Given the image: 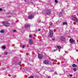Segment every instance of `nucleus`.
Segmentation results:
<instances>
[{
	"mask_svg": "<svg viewBox=\"0 0 78 78\" xmlns=\"http://www.w3.org/2000/svg\"><path fill=\"white\" fill-rule=\"evenodd\" d=\"M2 23V25L5 27H8L10 25V24L8 22H3Z\"/></svg>",
	"mask_w": 78,
	"mask_h": 78,
	"instance_id": "nucleus-1",
	"label": "nucleus"
},
{
	"mask_svg": "<svg viewBox=\"0 0 78 78\" xmlns=\"http://www.w3.org/2000/svg\"><path fill=\"white\" fill-rule=\"evenodd\" d=\"M59 39L61 41H65V40H66V38L63 36H61L60 37Z\"/></svg>",
	"mask_w": 78,
	"mask_h": 78,
	"instance_id": "nucleus-2",
	"label": "nucleus"
},
{
	"mask_svg": "<svg viewBox=\"0 0 78 78\" xmlns=\"http://www.w3.org/2000/svg\"><path fill=\"white\" fill-rule=\"evenodd\" d=\"M49 33H50V36L52 37L53 36V30H49Z\"/></svg>",
	"mask_w": 78,
	"mask_h": 78,
	"instance_id": "nucleus-3",
	"label": "nucleus"
},
{
	"mask_svg": "<svg viewBox=\"0 0 78 78\" xmlns=\"http://www.w3.org/2000/svg\"><path fill=\"white\" fill-rule=\"evenodd\" d=\"M46 13L47 15H50L51 14V10H47L46 12Z\"/></svg>",
	"mask_w": 78,
	"mask_h": 78,
	"instance_id": "nucleus-4",
	"label": "nucleus"
},
{
	"mask_svg": "<svg viewBox=\"0 0 78 78\" xmlns=\"http://www.w3.org/2000/svg\"><path fill=\"white\" fill-rule=\"evenodd\" d=\"M38 58L39 59H41L43 58V55L42 54H40L38 55Z\"/></svg>",
	"mask_w": 78,
	"mask_h": 78,
	"instance_id": "nucleus-5",
	"label": "nucleus"
},
{
	"mask_svg": "<svg viewBox=\"0 0 78 78\" xmlns=\"http://www.w3.org/2000/svg\"><path fill=\"white\" fill-rule=\"evenodd\" d=\"M43 62L44 64L47 65L48 64L49 61L48 60H44L43 61Z\"/></svg>",
	"mask_w": 78,
	"mask_h": 78,
	"instance_id": "nucleus-6",
	"label": "nucleus"
},
{
	"mask_svg": "<svg viewBox=\"0 0 78 78\" xmlns=\"http://www.w3.org/2000/svg\"><path fill=\"white\" fill-rule=\"evenodd\" d=\"M34 18V16L32 15H29L28 16L29 19H32Z\"/></svg>",
	"mask_w": 78,
	"mask_h": 78,
	"instance_id": "nucleus-7",
	"label": "nucleus"
},
{
	"mask_svg": "<svg viewBox=\"0 0 78 78\" xmlns=\"http://www.w3.org/2000/svg\"><path fill=\"white\" fill-rule=\"evenodd\" d=\"M30 27V24H28L25 26V27L26 28H28L29 27Z\"/></svg>",
	"mask_w": 78,
	"mask_h": 78,
	"instance_id": "nucleus-8",
	"label": "nucleus"
},
{
	"mask_svg": "<svg viewBox=\"0 0 78 78\" xmlns=\"http://www.w3.org/2000/svg\"><path fill=\"white\" fill-rule=\"evenodd\" d=\"M29 44L31 45H32V44H33V42L32 41V40H30L29 41Z\"/></svg>",
	"mask_w": 78,
	"mask_h": 78,
	"instance_id": "nucleus-9",
	"label": "nucleus"
},
{
	"mask_svg": "<svg viewBox=\"0 0 78 78\" xmlns=\"http://www.w3.org/2000/svg\"><path fill=\"white\" fill-rule=\"evenodd\" d=\"M76 19V16H73L72 17V20L74 21Z\"/></svg>",
	"mask_w": 78,
	"mask_h": 78,
	"instance_id": "nucleus-10",
	"label": "nucleus"
},
{
	"mask_svg": "<svg viewBox=\"0 0 78 78\" xmlns=\"http://www.w3.org/2000/svg\"><path fill=\"white\" fill-rule=\"evenodd\" d=\"M69 41L71 44H72L74 40L72 39H70L69 40Z\"/></svg>",
	"mask_w": 78,
	"mask_h": 78,
	"instance_id": "nucleus-11",
	"label": "nucleus"
},
{
	"mask_svg": "<svg viewBox=\"0 0 78 78\" xmlns=\"http://www.w3.org/2000/svg\"><path fill=\"white\" fill-rule=\"evenodd\" d=\"M0 33H5V30H2L0 31Z\"/></svg>",
	"mask_w": 78,
	"mask_h": 78,
	"instance_id": "nucleus-12",
	"label": "nucleus"
},
{
	"mask_svg": "<svg viewBox=\"0 0 78 78\" xmlns=\"http://www.w3.org/2000/svg\"><path fill=\"white\" fill-rule=\"evenodd\" d=\"M62 16V12H61L59 13V16L60 17H61V16Z\"/></svg>",
	"mask_w": 78,
	"mask_h": 78,
	"instance_id": "nucleus-13",
	"label": "nucleus"
},
{
	"mask_svg": "<svg viewBox=\"0 0 78 78\" xmlns=\"http://www.w3.org/2000/svg\"><path fill=\"white\" fill-rule=\"evenodd\" d=\"M72 67H76V65L75 64H73L72 65Z\"/></svg>",
	"mask_w": 78,
	"mask_h": 78,
	"instance_id": "nucleus-14",
	"label": "nucleus"
},
{
	"mask_svg": "<svg viewBox=\"0 0 78 78\" xmlns=\"http://www.w3.org/2000/svg\"><path fill=\"white\" fill-rule=\"evenodd\" d=\"M57 48L58 49H61V47L59 46H57Z\"/></svg>",
	"mask_w": 78,
	"mask_h": 78,
	"instance_id": "nucleus-15",
	"label": "nucleus"
},
{
	"mask_svg": "<svg viewBox=\"0 0 78 78\" xmlns=\"http://www.w3.org/2000/svg\"><path fill=\"white\" fill-rule=\"evenodd\" d=\"M67 23L66 22H64L63 23V25H67Z\"/></svg>",
	"mask_w": 78,
	"mask_h": 78,
	"instance_id": "nucleus-16",
	"label": "nucleus"
},
{
	"mask_svg": "<svg viewBox=\"0 0 78 78\" xmlns=\"http://www.w3.org/2000/svg\"><path fill=\"white\" fill-rule=\"evenodd\" d=\"M73 71H74V72H76V69L75 68H73Z\"/></svg>",
	"mask_w": 78,
	"mask_h": 78,
	"instance_id": "nucleus-17",
	"label": "nucleus"
},
{
	"mask_svg": "<svg viewBox=\"0 0 78 78\" xmlns=\"http://www.w3.org/2000/svg\"><path fill=\"white\" fill-rule=\"evenodd\" d=\"M74 21H75V22H78V20L77 19H76L75 20H74Z\"/></svg>",
	"mask_w": 78,
	"mask_h": 78,
	"instance_id": "nucleus-18",
	"label": "nucleus"
},
{
	"mask_svg": "<svg viewBox=\"0 0 78 78\" xmlns=\"http://www.w3.org/2000/svg\"><path fill=\"white\" fill-rule=\"evenodd\" d=\"M4 54H5V55H8V52H5L4 53Z\"/></svg>",
	"mask_w": 78,
	"mask_h": 78,
	"instance_id": "nucleus-19",
	"label": "nucleus"
},
{
	"mask_svg": "<svg viewBox=\"0 0 78 78\" xmlns=\"http://www.w3.org/2000/svg\"><path fill=\"white\" fill-rule=\"evenodd\" d=\"M49 25H50V26H51V25H53V23H49Z\"/></svg>",
	"mask_w": 78,
	"mask_h": 78,
	"instance_id": "nucleus-20",
	"label": "nucleus"
},
{
	"mask_svg": "<svg viewBox=\"0 0 78 78\" xmlns=\"http://www.w3.org/2000/svg\"><path fill=\"white\" fill-rule=\"evenodd\" d=\"M55 3H57L58 2V1H57V0H55Z\"/></svg>",
	"mask_w": 78,
	"mask_h": 78,
	"instance_id": "nucleus-21",
	"label": "nucleus"
},
{
	"mask_svg": "<svg viewBox=\"0 0 78 78\" xmlns=\"http://www.w3.org/2000/svg\"><path fill=\"white\" fill-rule=\"evenodd\" d=\"M2 48H3V49H5V48H6L5 46H3L2 47Z\"/></svg>",
	"mask_w": 78,
	"mask_h": 78,
	"instance_id": "nucleus-22",
	"label": "nucleus"
},
{
	"mask_svg": "<svg viewBox=\"0 0 78 78\" xmlns=\"http://www.w3.org/2000/svg\"><path fill=\"white\" fill-rule=\"evenodd\" d=\"M21 62L20 61L19 62V63H18V65H20V64H21Z\"/></svg>",
	"mask_w": 78,
	"mask_h": 78,
	"instance_id": "nucleus-23",
	"label": "nucleus"
},
{
	"mask_svg": "<svg viewBox=\"0 0 78 78\" xmlns=\"http://www.w3.org/2000/svg\"><path fill=\"white\" fill-rule=\"evenodd\" d=\"M34 77L33 76H30L29 77V78H33Z\"/></svg>",
	"mask_w": 78,
	"mask_h": 78,
	"instance_id": "nucleus-24",
	"label": "nucleus"
},
{
	"mask_svg": "<svg viewBox=\"0 0 78 78\" xmlns=\"http://www.w3.org/2000/svg\"><path fill=\"white\" fill-rule=\"evenodd\" d=\"M32 37V35H30L29 36V37Z\"/></svg>",
	"mask_w": 78,
	"mask_h": 78,
	"instance_id": "nucleus-25",
	"label": "nucleus"
},
{
	"mask_svg": "<svg viewBox=\"0 0 78 78\" xmlns=\"http://www.w3.org/2000/svg\"><path fill=\"white\" fill-rule=\"evenodd\" d=\"M56 50H57V49H55L53 51V52H54L55 51H56Z\"/></svg>",
	"mask_w": 78,
	"mask_h": 78,
	"instance_id": "nucleus-26",
	"label": "nucleus"
},
{
	"mask_svg": "<svg viewBox=\"0 0 78 78\" xmlns=\"http://www.w3.org/2000/svg\"><path fill=\"white\" fill-rule=\"evenodd\" d=\"M54 73L55 75H58V74H57V72H55Z\"/></svg>",
	"mask_w": 78,
	"mask_h": 78,
	"instance_id": "nucleus-27",
	"label": "nucleus"
},
{
	"mask_svg": "<svg viewBox=\"0 0 78 78\" xmlns=\"http://www.w3.org/2000/svg\"><path fill=\"white\" fill-rule=\"evenodd\" d=\"M41 29H38V31H41Z\"/></svg>",
	"mask_w": 78,
	"mask_h": 78,
	"instance_id": "nucleus-28",
	"label": "nucleus"
},
{
	"mask_svg": "<svg viewBox=\"0 0 78 78\" xmlns=\"http://www.w3.org/2000/svg\"><path fill=\"white\" fill-rule=\"evenodd\" d=\"M13 32H16V30H13Z\"/></svg>",
	"mask_w": 78,
	"mask_h": 78,
	"instance_id": "nucleus-29",
	"label": "nucleus"
},
{
	"mask_svg": "<svg viewBox=\"0 0 78 78\" xmlns=\"http://www.w3.org/2000/svg\"><path fill=\"white\" fill-rule=\"evenodd\" d=\"M23 48H25V46L24 45H23Z\"/></svg>",
	"mask_w": 78,
	"mask_h": 78,
	"instance_id": "nucleus-30",
	"label": "nucleus"
},
{
	"mask_svg": "<svg viewBox=\"0 0 78 78\" xmlns=\"http://www.w3.org/2000/svg\"><path fill=\"white\" fill-rule=\"evenodd\" d=\"M70 77L72 76V75L70 74Z\"/></svg>",
	"mask_w": 78,
	"mask_h": 78,
	"instance_id": "nucleus-31",
	"label": "nucleus"
},
{
	"mask_svg": "<svg viewBox=\"0 0 78 78\" xmlns=\"http://www.w3.org/2000/svg\"><path fill=\"white\" fill-rule=\"evenodd\" d=\"M2 11V9H1V8H0V11Z\"/></svg>",
	"mask_w": 78,
	"mask_h": 78,
	"instance_id": "nucleus-32",
	"label": "nucleus"
},
{
	"mask_svg": "<svg viewBox=\"0 0 78 78\" xmlns=\"http://www.w3.org/2000/svg\"><path fill=\"white\" fill-rule=\"evenodd\" d=\"M8 17H11V16H8Z\"/></svg>",
	"mask_w": 78,
	"mask_h": 78,
	"instance_id": "nucleus-33",
	"label": "nucleus"
},
{
	"mask_svg": "<svg viewBox=\"0 0 78 78\" xmlns=\"http://www.w3.org/2000/svg\"><path fill=\"white\" fill-rule=\"evenodd\" d=\"M52 40H53V41H55V39H52Z\"/></svg>",
	"mask_w": 78,
	"mask_h": 78,
	"instance_id": "nucleus-34",
	"label": "nucleus"
},
{
	"mask_svg": "<svg viewBox=\"0 0 78 78\" xmlns=\"http://www.w3.org/2000/svg\"><path fill=\"white\" fill-rule=\"evenodd\" d=\"M53 64H56V63H55L54 62H53Z\"/></svg>",
	"mask_w": 78,
	"mask_h": 78,
	"instance_id": "nucleus-35",
	"label": "nucleus"
},
{
	"mask_svg": "<svg viewBox=\"0 0 78 78\" xmlns=\"http://www.w3.org/2000/svg\"><path fill=\"white\" fill-rule=\"evenodd\" d=\"M48 78H50V77H49V76H48Z\"/></svg>",
	"mask_w": 78,
	"mask_h": 78,
	"instance_id": "nucleus-36",
	"label": "nucleus"
},
{
	"mask_svg": "<svg viewBox=\"0 0 78 78\" xmlns=\"http://www.w3.org/2000/svg\"><path fill=\"white\" fill-rule=\"evenodd\" d=\"M24 1H25V2H26V0H25Z\"/></svg>",
	"mask_w": 78,
	"mask_h": 78,
	"instance_id": "nucleus-37",
	"label": "nucleus"
},
{
	"mask_svg": "<svg viewBox=\"0 0 78 78\" xmlns=\"http://www.w3.org/2000/svg\"><path fill=\"white\" fill-rule=\"evenodd\" d=\"M65 53H67V52H66V51H65Z\"/></svg>",
	"mask_w": 78,
	"mask_h": 78,
	"instance_id": "nucleus-38",
	"label": "nucleus"
},
{
	"mask_svg": "<svg viewBox=\"0 0 78 78\" xmlns=\"http://www.w3.org/2000/svg\"><path fill=\"white\" fill-rule=\"evenodd\" d=\"M63 59H64V58H63Z\"/></svg>",
	"mask_w": 78,
	"mask_h": 78,
	"instance_id": "nucleus-39",
	"label": "nucleus"
},
{
	"mask_svg": "<svg viewBox=\"0 0 78 78\" xmlns=\"http://www.w3.org/2000/svg\"><path fill=\"white\" fill-rule=\"evenodd\" d=\"M64 61H65V59H64Z\"/></svg>",
	"mask_w": 78,
	"mask_h": 78,
	"instance_id": "nucleus-40",
	"label": "nucleus"
},
{
	"mask_svg": "<svg viewBox=\"0 0 78 78\" xmlns=\"http://www.w3.org/2000/svg\"><path fill=\"white\" fill-rule=\"evenodd\" d=\"M77 61H78V60H77Z\"/></svg>",
	"mask_w": 78,
	"mask_h": 78,
	"instance_id": "nucleus-41",
	"label": "nucleus"
}]
</instances>
